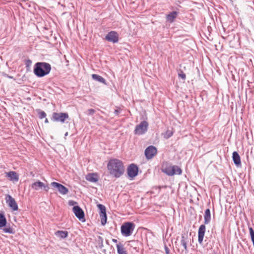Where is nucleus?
Segmentation results:
<instances>
[{
  "mask_svg": "<svg viewBox=\"0 0 254 254\" xmlns=\"http://www.w3.org/2000/svg\"><path fill=\"white\" fill-rule=\"evenodd\" d=\"M109 174L116 178L121 177L124 173L125 168L123 162L116 158L110 159L107 164Z\"/></svg>",
  "mask_w": 254,
  "mask_h": 254,
  "instance_id": "nucleus-1",
  "label": "nucleus"
},
{
  "mask_svg": "<svg viewBox=\"0 0 254 254\" xmlns=\"http://www.w3.org/2000/svg\"><path fill=\"white\" fill-rule=\"evenodd\" d=\"M51 70L50 64L45 62H38L34 66L33 72L38 77H44L48 74Z\"/></svg>",
  "mask_w": 254,
  "mask_h": 254,
  "instance_id": "nucleus-2",
  "label": "nucleus"
},
{
  "mask_svg": "<svg viewBox=\"0 0 254 254\" xmlns=\"http://www.w3.org/2000/svg\"><path fill=\"white\" fill-rule=\"evenodd\" d=\"M135 225L130 222L124 223L121 227V232L122 235L124 237H128L132 235Z\"/></svg>",
  "mask_w": 254,
  "mask_h": 254,
  "instance_id": "nucleus-3",
  "label": "nucleus"
},
{
  "mask_svg": "<svg viewBox=\"0 0 254 254\" xmlns=\"http://www.w3.org/2000/svg\"><path fill=\"white\" fill-rule=\"evenodd\" d=\"M69 118L67 113L54 112L52 114L51 120L53 122L64 123L65 121Z\"/></svg>",
  "mask_w": 254,
  "mask_h": 254,
  "instance_id": "nucleus-4",
  "label": "nucleus"
},
{
  "mask_svg": "<svg viewBox=\"0 0 254 254\" xmlns=\"http://www.w3.org/2000/svg\"><path fill=\"white\" fill-rule=\"evenodd\" d=\"M148 127V123L143 121L135 127L134 130L135 134L142 135L144 134L147 130Z\"/></svg>",
  "mask_w": 254,
  "mask_h": 254,
  "instance_id": "nucleus-5",
  "label": "nucleus"
},
{
  "mask_svg": "<svg viewBox=\"0 0 254 254\" xmlns=\"http://www.w3.org/2000/svg\"><path fill=\"white\" fill-rule=\"evenodd\" d=\"M97 207L100 210L99 214L101 218V223L102 225H105L107 222V219L106 207L101 204H98Z\"/></svg>",
  "mask_w": 254,
  "mask_h": 254,
  "instance_id": "nucleus-6",
  "label": "nucleus"
},
{
  "mask_svg": "<svg viewBox=\"0 0 254 254\" xmlns=\"http://www.w3.org/2000/svg\"><path fill=\"white\" fill-rule=\"evenodd\" d=\"M157 148L153 146L150 145L145 150V155L147 159H152L157 154Z\"/></svg>",
  "mask_w": 254,
  "mask_h": 254,
  "instance_id": "nucleus-7",
  "label": "nucleus"
},
{
  "mask_svg": "<svg viewBox=\"0 0 254 254\" xmlns=\"http://www.w3.org/2000/svg\"><path fill=\"white\" fill-rule=\"evenodd\" d=\"M72 211L76 217L80 221H85L84 212L83 210L78 205L74 206L72 208Z\"/></svg>",
  "mask_w": 254,
  "mask_h": 254,
  "instance_id": "nucleus-8",
  "label": "nucleus"
},
{
  "mask_svg": "<svg viewBox=\"0 0 254 254\" xmlns=\"http://www.w3.org/2000/svg\"><path fill=\"white\" fill-rule=\"evenodd\" d=\"M105 39L113 43H118L119 41V34L115 31H110L105 36Z\"/></svg>",
  "mask_w": 254,
  "mask_h": 254,
  "instance_id": "nucleus-9",
  "label": "nucleus"
},
{
  "mask_svg": "<svg viewBox=\"0 0 254 254\" xmlns=\"http://www.w3.org/2000/svg\"><path fill=\"white\" fill-rule=\"evenodd\" d=\"M138 171V167L134 164H131L128 166L127 169V175L129 177L133 178L137 176Z\"/></svg>",
  "mask_w": 254,
  "mask_h": 254,
  "instance_id": "nucleus-10",
  "label": "nucleus"
},
{
  "mask_svg": "<svg viewBox=\"0 0 254 254\" xmlns=\"http://www.w3.org/2000/svg\"><path fill=\"white\" fill-rule=\"evenodd\" d=\"M51 185L52 187L57 188L59 192L63 195L66 194L68 192V189L60 183L54 182L51 183Z\"/></svg>",
  "mask_w": 254,
  "mask_h": 254,
  "instance_id": "nucleus-11",
  "label": "nucleus"
},
{
  "mask_svg": "<svg viewBox=\"0 0 254 254\" xmlns=\"http://www.w3.org/2000/svg\"><path fill=\"white\" fill-rule=\"evenodd\" d=\"M6 201L8 206L14 211L18 210V205L15 199L10 195L7 194L6 196Z\"/></svg>",
  "mask_w": 254,
  "mask_h": 254,
  "instance_id": "nucleus-12",
  "label": "nucleus"
},
{
  "mask_svg": "<svg viewBox=\"0 0 254 254\" xmlns=\"http://www.w3.org/2000/svg\"><path fill=\"white\" fill-rule=\"evenodd\" d=\"M206 231V227L204 224L201 225L198 231V242L199 244H201L203 242V238Z\"/></svg>",
  "mask_w": 254,
  "mask_h": 254,
  "instance_id": "nucleus-13",
  "label": "nucleus"
},
{
  "mask_svg": "<svg viewBox=\"0 0 254 254\" xmlns=\"http://www.w3.org/2000/svg\"><path fill=\"white\" fill-rule=\"evenodd\" d=\"M189 242V238L188 235L186 233H184L182 234L181 236V244L184 247L186 253H187L188 252L187 244Z\"/></svg>",
  "mask_w": 254,
  "mask_h": 254,
  "instance_id": "nucleus-14",
  "label": "nucleus"
},
{
  "mask_svg": "<svg viewBox=\"0 0 254 254\" xmlns=\"http://www.w3.org/2000/svg\"><path fill=\"white\" fill-rule=\"evenodd\" d=\"M173 165L169 163H165L163 164L162 171L166 175L171 176Z\"/></svg>",
  "mask_w": 254,
  "mask_h": 254,
  "instance_id": "nucleus-15",
  "label": "nucleus"
},
{
  "mask_svg": "<svg viewBox=\"0 0 254 254\" xmlns=\"http://www.w3.org/2000/svg\"><path fill=\"white\" fill-rule=\"evenodd\" d=\"M85 179L92 183H96L99 180V178L96 173H89L85 176Z\"/></svg>",
  "mask_w": 254,
  "mask_h": 254,
  "instance_id": "nucleus-16",
  "label": "nucleus"
},
{
  "mask_svg": "<svg viewBox=\"0 0 254 254\" xmlns=\"http://www.w3.org/2000/svg\"><path fill=\"white\" fill-rule=\"evenodd\" d=\"M232 158H233V160L234 161V164L237 166H240L241 165V162L240 157L237 152L234 151L233 153Z\"/></svg>",
  "mask_w": 254,
  "mask_h": 254,
  "instance_id": "nucleus-17",
  "label": "nucleus"
},
{
  "mask_svg": "<svg viewBox=\"0 0 254 254\" xmlns=\"http://www.w3.org/2000/svg\"><path fill=\"white\" fill-rule=\"evenodd\" d=\"M31 187L35 190H38L39 189L44 188L45 189L46 188H48L47 186H45L44 184L39 181H37L33 183L31 185Z\"/></svg>",
  "mask_w": 254,
  "mask_h": 254,
  "instance_id": "nucleus-18",
  "label": "nucleus"
},
{
  "mask_svg": "<svg viewBox=\"0 0 254 254\" xmlns=\"http://www.w3.org/2000/svg\"><path fill=\"white\" fill-rule=\"evenodd\" d=\"M211 221V213L210 210L209 208L206 209L204 212V223L207 224L210 223Z\"/></svg>",
  "mask_w": 254,
  "mask_h": 254,
  "instance_id": "nucleus-19",
  "label": "nucleus"
},
{
  "mask_svg": "<svg viewBox=\"0 0 254 254\" xmlns=\"http://www.w3.org/2000/svg\"><path fill=\"white\" fill-rule=\"evenodd\" d=\"M178 12L177 11H172L166 15V20L167 21L172 23L174 21V19L177 17Z\"/></svg>",
  "mask_w": 254,
  "mask_h": 254,
  "instance_id": "nucleus-20",
  "label": "nucleus"
},
{
  "mask_svg": "<svg viewBox=\"0 0 254 254\" xmlns=\"http://www.w3.org/2000/svg\"><path fill=\"white\" fill-rule=\"evenodd\" d=\"M182 173V170L181 168L177 165H173L172 172L171 173V176L175 175H181Z\"/></svg>",
  "mask_w": 254,
  "mask_h": 254,
  "instance_id": "nucleus-21",
  "label": "nucleus"
},
{
  "mask_svg": "<svg viewBox=\"0 0 254 254\" xmlns=\"http://www.w3.org/2000/svg\"><path fill=\"white\" fill-rule=\"evenodd\" d=\"M6 177L10 178L11 181H18V177L15 172L10 171L6 174Z\"/></svg>",
  "mask_w": 254,
  "mask_h": 254,
  "instance_id": "nucleus-22",
  "label": "nucleus"
},
{
  "mask_svg": "<svg viewBox=\"0 0 254 254\" xmlns=\"http://www.w3.org/2000/svg\"><path fill=\"white\" fill-rule=\"evenodd\" d=\"M117 249L118 254H127V251L122 243H119L117 244Z\"/></svg>",
  "mask_w": 254,
  "mask_h": 254,
  "instance_id": "nucleus-23",
  "label": "nucleus"
},
{
  "mask_svg": "<svg viewBox=\"0 0 254 254\" xmlns=\"http://www.w3.org/2000/svg\"><path fill=\"white\" fill-rule=\"evenodd\" d=\"M55 234L61 239H65L68 236V232L66 231H58L55 232Z\"/></svg>",
  "mask_w": 254,
  "mask_h": 254,
  "instance_id": "nucleus-24",
  "label": "nucleus"
},
{
  "mask_svg": "<svg viewBox=\"0 0 254 254\" xmlns=\"http://www.w3.org/2000/svg\"><path fill=\"white\" fill-rule=\"evenodd\" d=\"M92 77L94 80L96 81H98L102 83H106V80L103 77L99 75L96 74H93L92 75Z\"/></svg>",
  "mask_w": 254,
  "mask_h": 254,
  "instance_id": "nucleus-25",
  "label": "nucleus"
},
{
  "mask_svg": "<svg viewBox=\"0 0 254 254\" xmlns=\"http://www.w3.org/2000/svg\"><path fill=\"white\" fill-rule=\"evenodd\" d=\"M6 224V219L2 213H0V228L4 227Z\"/></svg>",
  "mask_w": 254,
  "mask_h": 254,
  "instance_id": "nucleus-26",
  "label": "nucleus"
},
{
  "mask_svg": "<svg viewBox=\"0 0 254 254\" xmlns=\"http://www.w3.org/2000/svg\"><path fill=\"white\" fill-rule=\"evenodd\" d=\"M173 134V132L170 130H167L164 134V137L168 139Z\"/></svg>",
  "mask_w": 254,
  "mask_h": 254,
  "instance_id": "nucleus-27",
  "label": "nucleus"
},
{
  "mask_svg": "<svg viewBox=\"0 0 254 254\" xmlns=\"http://www.w3.org/2000/svg\"><path fill=\"white\" fill-rule=\"evenodd\" d=\"M38 114L39 118L40 119L45 118L46 117V113L43 111H41L40 110H39L38 111Z\"/></svg>",
  "mask_w": 254,
  "mask_h": 254,
  "instance_id": "nucleus-28",
  "label": "nucleus"
},
{
  "mask_svg": "<svg viewBox=\"0 0 254 254\" xmlns=\"http://www.w3.org/2000/svg\"><path fill=\"white\" fill-rule=\"evenodd\" d=\"M3 231L6 233L13 234L14 232L12 228L10 227H5L3 229Z\"/></svg>",
  "mask_w": 254,
  "mask_h": 254,
  "instance_id": "nucleus-29",
  "label": "nucleus"
},
{
  "mask_svg": "<svg viewBox=\"0 0 254 254\" xmlns=\"http://www.w3.org/2000/svg\"><path fill=\"white\" fill-rule=\"evenodd\" d=\"M178 76L184 80H185L186 78V75L185 73L182 70H180L178 73Z\"/></svg>",
  "mask_w": 254,
  "mask_h": 254,
  "instance_id": "nucleus-30",
  "label": "nucleus"
},
{
  "mask_svg": "<svg viewBox=\"0 0 254 254\" xmlns=\"http://www.w3.org/2000/svg\"><path fill=\"white\" fill-rule=\"evenodd\" d=\"M95 113V110L93 109H90L87 110V115L92 116Z\"/></svg>",
  "mask_w": 254,
  "mask_h": 254,
  "instance_id": "nucleus-31",
  "label": "nucleus"
},
{
  "mask_svg": "<svg viewBox=\"0 0 254 254\" xmlns=\"http://www.w3.org/2000/svg\"><path fill=\"white\" fill-rule=\"evenodd\" d=\"M76 202L74 200H69L68 201V205L70 206H73L74 204H76Z\"/></svg>",
  "mask_w": 254,
  "mask_h": 254,
  "instance_id": "nucleus-32",
  "label": "nucleus"
},
{
  "mask_svg": "<svg viewBox=\"0 0 254 254\" xmlns=\"http://www.w3.org/2000/svg\"><path fill=\"white\" fill-rule=\"evenodd\" d=\"M164 249H165V253H166V254H170V250H169V249L168 248V247L166 245L165 246Z\"/></svg>",
  "mask_w": 254,
  "mask_h": 254,
  "instance_id": "nucleus-33",
  "label": "nucleus"
},
{
  "mask_svg": "<svg viewBox=\"0 0 254 254\" xmlns=\"http://www.w3.org/2000/svg\"><path fill=\"white\" fill-rule=\"evenodd\" d=\"M31 61L30 60H27L26 61L25 64L26 66H29L31 64Z\"/></svg>",
  "mask_w": 254,
  "mask_h": 254,
  "instance_id": "nucleus-34",
  "label": "nucleus"
},
{
  "mask_svg": "<svg viewBox=\"0 0 254 254\" xmlns=\"http://www.w3.org/2000/svg\"><path fill=\"white\" fill-rule=\"evenodd\" d=\"M120 113V110L119 109H116L114 111V114L115 115L118 116Z\"/></svg>",
  "mask_w": 254,
  "mask_h": 254,
  "instance_id": "nucleus-35",
  "label": "nucleus"
},
{
  "mask_svg": "<svg viewBox=\"0 0 254 254\" xmlns=\"http://www.w3.org/2000/svg\"><path fill=\"white\" fill-rule=\"evenodd\" d=\"M112 242L115 243H117L118 242V241L117 239H112Z\"/></svg>",
  "mask_w": 254,
  "mask_h": 254,
  "instance_id": "nucleus-36",
  "label": "nucleus"
},
{
  "mask_svg": "<svg viewBox=\"0 0 254 254\" xmlns=\"http://www.w3.org/2000/svg\"><path fill=\"white\" fill-rule=\"evenodd\" d=\"M45 123H49L48 120L47 118L45 120Z\"/></svg>",
  "mask_w": 254,
  "mask_h": 254,
  "instance_id": "nucleus-37",
  "label": "nucleus"
},
{
  "mask_svg": "<svg viewBox=\"0 0 254 254\" xmlns=\"http://www.w3.org/2000/svg\"><path fill=\"white\" fill-rule=\"evenodd\" d=\"M67 135H68V132H66L65 133L64 136H67Z\"/></svg>",
  "mask_w": 254,
  "mask_h": 254,
  "instance_id": "nucleus-38",
  "label": "nucleus"
}]
</instances>
